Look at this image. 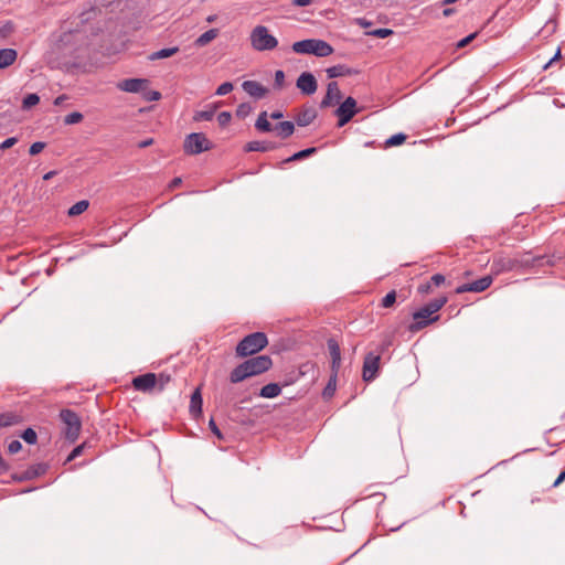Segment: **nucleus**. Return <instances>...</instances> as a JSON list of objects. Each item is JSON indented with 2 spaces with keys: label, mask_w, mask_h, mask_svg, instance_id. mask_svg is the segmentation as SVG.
I'll return each instance as SVG.
<instances>
[{
  "label": "nucleus",
  "mask_w": 565,
  "mask_h": 565,
  "mask_svg": "<svg viewBox=\"0 0 565 565\" xmlns=\"http://www.w3.org/2000/svg\"><path fill=\"white\" fill-rule=\"evenodd\" d=\"M328 349L331 358V374L338 375L342 363L340 345L334 339H329Z\"/></svg>",
  "instance_id": "13"
},
{
  "label": "nucleus",
  "mask_w": 565,
  "mask_h": 565,
  "mask_svg": "<svg viewBox=\"0 0 565 565\" xmlns=\"http://www.w3.org/2000/svg\"><path fill=\"white\" fill-rule=\"evenodd\" d=\"M276 147H277V145L271 141L255 140V141L247 142L244 147V150L246 152H254V151L267 152V151L276 149Z\"/></svg>",
  "instance_id": "17"
},
{
  "label": "nucleus",
  "mask_w": 565,
  "mask_h": 565,
  "mask_svg": "<svg viewBox=\"0 0 565 565\" xmlns=\"http://www.w3.org/2000/svg\"><path fill=\"white\" fill-rule=\"evenodd\" d=\"M447 297L443 296L431 300L419 310L415 311L413 313V323L409 326V330L412 332L419 331L428 324L437 321L439 319L437 313L447 303Z\"/></svg>",
  "instance_id": "2"
},
{
  "label": "nucleus",
  "mask_w": 565,
  "mask_h": 565,
  "mask_svg": "<svg viewBox=\"0 0 565 565\" xmlns=\"http://www.w3.org/2000/svg\"><path fill=\"white\" fill-rule=\"evenodd\" d=\"M493 281V277L491 275L484 276L480 279H477L472 282L462 284L456 288V294H465V292H481L488 289Z\"/></svg>",
  "instance_id": "10"
},
{
  "label": "nucleus",
  "mask_w": 565,
  "mask_h": 565,
  "mask_svg": "<svg viewBox=\"0 0 565 565\" xmlns=\"http://www.w3.org/2000/svg\"><path fill=\"white\" fill-rule=\"evenodd\" d=\"M518 266V262L511 257H499L495 258L491 265V271L493 275L514 270Z\"/></svg>",
  "instance_id": "14"
},
{
  "label": "nucleus",
  "mask_w": 565,
  "mask_h": 565,
  "mask_svg": "<svg viewBox=\"0 0 565 565\" xmlns=\"http://www.w3.org/2000/svg\"><path fill=\"white\" fill-rule=\"evenodd\" d=\"M329 78H335L341 76L351 75L352 72L345 65H334L326 70Z\"/></svg>",
  "instance_id": "23"
},
{
  "label": "nucleus",
  "mask_w": 565,
  "mask_h": 565,
  "mask_svg": "<svg viewBox=\"0 0 565 565\" xmlns=\"http://www.w3.org/2000/svg\"><path fill=\"white\" fill-rule=\"evenodd\" d=\"M444 282H445V277L441 274H435L434 276H431L430 282L426 287L420 286L419 289L422 291L426 292V291H428V289L430 288L431 285H434L435 287H438Z\"/></svg>",
  "instance_id": "35"
},
{
  "label": "nucleus",
  "mask_w": 565,
  "mask_h": 565,
  "mask_svg": "<svg viewBox=\"0 0 565 565\" xmlns=\"http://www.w3.org/2000/svg\"><path fill=\"white\" fill-rule=\"evenodd\" d=\"M315 152H316V148H308V149H305V150L294 153L291 157L285 159L281 163H288V162L301 160V159L308 158L309 156H311Z\"/></svg>",
  "instance_id": "29"
},
{
  "label": "nucleus",
  "mask_w": 565,
  "mask_h": 565,
  "mask_svg": "<svg viewBox=\"0 0 565 565\" xmlns=\"http://www.w3.org/2000/svg\"><path fill=\"white\" fill-rule=\"evenodd\" d=\"M369 34L379 39H385L392 35L393 31L391 29H375L371 31Z\"/></svg>",
  "instance_id": "39"
},
{
  "label": "nucleus",
  "mask_w": 565,
  "mask_h": 565,
  "mask_svg": "<svg viewBox=\"0 0 565 565\" xmlns=\"http://www.w3.org/2000/svg\"><path fill=\"white\" fill-rule=\"evenodd\" d=\"M44 148H45V143L38 141V142H34L31 145L29 151H30V154L35 156V154L40 153Z\"/></svg>",
  "instance_id": "43"
},
{
  "label": "nucleus",
  "mask_w": 565,
  "mask_h": 565,
  "mask_svg": "<svg viewBox=\"0 0 565 565\" xmlns=\"http://www.w3.org/2000/svg\"><path fill=\"white\" fill-rule=\"evenodd\" d=\"M142 97L147 102H157L161 98V94L158 90H151L145 88L143 92H141Z\"/></svg>",
  "instance_id": "36"
},
{
  "label": "nucleus",
  "mask_w": 565,
  "mask_h": 565,
  "mask_svg": "<svg viewBox=\"0 0 565 565\" xmlns=\"http://www.w3.org/2000/svg\"><path fill=\"white\" fill-rule=\"evenodd\" d=\"M22 448V445L19 440H12L11 443H9L8 445V451L10 454H17L21 450Z\"/></svg>",
  "instance_id": "44"
},
{
  "label": "nucleus",
  "mask_w": 565,
  "mask_h": 565,
  "mask_svg": "<svg viewBox=\"0 0 565 565\" xmlns=\"http://www.w3.org/2000/svg\"><path fill=\"white\" fill-rule=\"evenodd\" d=\"M452 12H454V9H445L444 10V15L448 17V15L452 14Z\"/></svg>",
  "instance_id": "55"
},
{
  "label": "nucleus",
  "mask_w": 565,
  "mask_h": 565,
  "mask_svg": "<svg viewBox=\"0 0 565 565\" xmlns=\"http://www.w3.org/2000/svg\"><path fill=\"white\" fill-rule=\"evenodd\" d=\"M40 102V97L36 94H29L22 100V108L30 109L31 107L38 105Z\"/></svg>",
  "instance_id": "33"
},
{
  "label": "nucleus",
  "mask_w": 565,
  "mask_h": 565,
  "mask_svg": "<svg viewBox=\"0 0 565 565\" xmlns=\"http://www.w3.org/2000/svg\"><path fill=\"white\" fill-rule=\"evenodd\" d=\"M183 148L188 154H199L212 149V142L201 132L186 136Z\"/></svg>",
  "instance_id": "6"
},
{
  "label": "nucleus",
  "mask_w": 565,
  "mask_h": 565,
  "mask_svg": "<svg viewBox=\"0 0 565 565\" xmlns=\"http://www.w3.org/2000/svg\"><path fill=\"white\" fill-rule=\"evenodd\" d=\"M242 87L249 96L255 98H262L267 93V89L256 81H245Z\"/></svg>",
  "instance_id": "16"
},
{
  "label": "nucleus",
  "mask_w": 565,
  "mask_h": 565,
  "mask_svg": "<svg viewBox=\"0 0 565 565\" xmlns=\"http://www.w3.org/2000/svg\"><path fill=\"white\" fill-rule=\"evenodd\" d=\"M210 428L212 430V433L218 438V439H222L223 438V435L221 433V430L218 429V427L216 426L215 422L213 419L210 420Z\"/></svg>",
  "instance_id": "48"
},
{
  "label": "nucleus",
  "mask_w": 565,
  "mask_h": 565,
  "mask_svg": "<svg viewBox=\"0 0 565 565\" xmlns=\"http://www.w3.org/2000/svg\"><path fill=\"white\" fill-rule=\"evenodd\" d=\"M22 438L24 439L25 443L32 445V444L36 443L38 436H36V433L32 428H28L23 431Z\"/></svg>",
  "instance_id": "38"
},
{
  "label": "nucleus",
  "mask_w": 565,
  "mask_h": 565,
  "mask_svg": "<svg viewBox=\"0 0 565 565\" xmlns=\"http://www.w3.org/2000/svg\"><path fill=\"white\" fill-rule=\"evenodd\" d=\"M356 113V100L353 97L345 98V100L335 110L338 127L347 125Z\"/></svg>",
  "instance_id": "8"
},
{
  "label": "nucleus",
  "mask_w": 565,
  "mask_h": 565,
  "mask_svg": "<svg viewBox=\"0 0 565 565\" xmlns=\"http://www.w3.org/2000/svg\"><path fill=\"white\" fill-rule=\"evenodd\" d=\"M181 182H182L181 178H174L170 183V188L174 189V188L179 186L181 184Z\"/></svg>",
  "instance_id": "53"
},
{
  "label": "nucleus",
  "mask_w": 565,
  "mask_h": 565,
  "mask_svg": "<svg viewBox=\"0 0 565 565\" xmlns=\"http://www.w3.org/2000/svg\"><path fill=\"white\" fill-rule=\"evenodd\" d=\"M280 393H281V388L278 384L269 383L262 387V390L259 392V396H262L264 398H274V397H277L278 395H280Z\"/></svg>",
  "instance_id": "21"
},
{
  "label": "nucleus",
  "mask_w": 565,
  "mask_h": 565,
  "mask_svg": "<svg viewBox=\"0 0 565 565\" xmlns=\"http://www.w3.org/2000/svg\"><path fill=\"white\" fill-rule=\"evenodd\" d=\"M233 90V84L225 82L221 84L216 89V95L224 96Z\"/></svg>",
  "instance_id": "40"
},
{
  "label": "nucleus",
  "mask_w": 565,
  "mask_h": 565,
  "mask_svg": "<svg viewBox=\"0 0 565 565\" xmlns=\"http://www.w3.org/2000/svg\"><path fill=\"white\" fill-rule=\"evenodd\" d=\"M249 39L253 49L259 52L275 50L278 45V40L264 25L255 26Z\"/></svg>",
  "instance_id": "5"
},
{
  "label": "nucleus",
  "mask_w": 565,
  "mask_h": 565,
  "mask_svg": "<svg viewBox=\"0 0 565 565\" xmlns=\"http://www.w3.org/2000/svg\"><path fill=\"white\" fill-rule=\"evenodd\" d=\"M380 353L370 352L365 355L362 371V376L364 381L370 382L376 377L380 369Z\"/></svg>",
  "instance_id": "9"
},
{
  "label": "nucleus",
  "mask_w": 565,
  "mask_h": 565,
  "mask_svg": "<svg viewBox=\"0 0 565 565\" xmlns=\"http://www.w3.org/2000/svg\"><path fill=\"white\" fill-rule=\"evenodd\" d=\"M17 143V139L14 137H11V138H8L6 139L1 145H0V149H8V148H11L12 146H14Z\"/></svg>",
  "instance_id": "49"
},
{
  "label": "nucleus",
  "mask_w": 565,
  "mask_h": 565,
  "mask_svg": "<svg viewBox=\"0 0 565 565\" xmlns=\"http://www.w3.org/2000/svg\"><path fill=\"white\" fill-rule=\"evenodd\" d=\"M178 51H179V47H177V46L162 49V50H159V51L152 53L150 58L151 60L167 58V57L174 55Z\"/></svg>",
  "instance_id": "28"
},
{
  "label": "nucleus",
  "mask_w": 565,
  "mask_h": 565,
  "mask_svg": "<svg viewBox=\"0 0 565 565\" xmlns=\"http://www.w3.org/2000/svg\"><path fill=\"white\" fill-rule=\"evenodd\" d=\"M202 395L201 388L198 387L191 395L190 413L193 417H199L202 414Z\"/></svg>",
  "instance_id": "18"
},
{
  "label": "nucleus",
  "mask_w": 565,
  "mask_h": 565,
  "mask_svg": "<svg viewBox=\"0 0 565 565\" xmlns=\"http://www.w3.org/2000/svg\"><path fill=\"white\" fill-rule=\"evenodd\" d=\"M83 448H84V445H79L77 447H75L72 452L70 454V456L67 457V461H72L74 460L76 457H78L82 451H83Z\"/></svg>",
  "instance_id": "46"
},
{
  "label": "nucleus",
  "mask_w": 565,
  "mask_h": 565,
  "mask_svg": "<svg viewBox=\"0 0 565 565\" xmlns=\"http://www.w3.org/2000/svg\"><path fill=\"white\" fill-rule=\"evenodd\" d=\"M231 119H232V116L228 111H222L217 116V121H218L220 126H223V127L228 125Z\"/></svg>",
  "instance_id": "42"
},
{
  "label": "nucleus",
  "mask_w": 565,
  "mask_h": 565,
  "mask_svg": "<svg viewBox=\"0 0 565 565\" xmlns=\"http://www.w3.org/2000/svg\"><path fill=\"white\" fill-rule=\"evenodd\" d=\"M292 51L297 54H311L317 57H327L333 53V47L320 39H307L292 44Z\"/></svg>",
  "instance_id": "3"
},
{
  "label": "nucleus",
  "mask_w": 565,
  "mask_h": 565,
  "mask_svg": "<svg viewBox=\"0 0 565 565\" xmlns=\"http://www.w3.org/2000/svg\"><path fill=\"white\" fill-rule=\"evenodd\" d=\"M405 140H406V136H405L404 134H396V135H393L392 137H390V138L385 141V147H386V148H390V147L399 146V145H402Z\"/></svg>",
  "instance_id": "34"
},
{
  "label": "nucleus",
  "mask_w": 565,
  "mask_h": 565,
  "mask_svg": "<svg viewBox=\"0 0 565 565\" xmlns=\"http://www.w3.org/2000/svg\"><path fill=\"white\" fill-rule=\"evenodd\" d=\"M156 390L161 392L167 386V384L171 381V376L167 373L156 374Z\"/></svg>",
  "instance_id": "32"
},
{
  "label": "nucleus",
  "mask_w": 565,
  "mask_h": 565,
  "mask_svg": "<svg viewBox=\"0 0 565 565\" xmlns=\"http://www.w3.org/2000/svg\"><path fill=\"white\" fill-rule=\"evenodd\" d=\"M284 82H285V73L280 70L276 71V73H275L276 85L280 87V86H282Z\"/></svg>",
  "instance_id": "47"
},
{
  "label": "nucleus",
  "mask_w": 565,
  "mask_h": 565,
  "mask_svg": "<svg viewBox=\"0 0 565 565\" xmlns=\"http://www.w3.org/2000/svg\"><path fill=\"white\" fill-rule=\"evenodd\" d=\"M282 117V114L280 111L271 113L270 118L271 119H279Z\"/></svg>",
  "instance_id": "54"
},
{
  "label": "nucleus",
  "mask_w": 565,
  "mask_h": 565,
  "mask_svg": "<svg viewBox=\"0 0 565 565\" xmlns=\"http://www.w3.org/2000/svg\"><path fill=\"white\" fill-rule=\"evenodd\" d=\"M312 0H294V6L296 7H307L311 4Z\"/></svg>",
  "instance_id": "51"
},
{
  "label": "nucleus",
  "mask_w": 565,
  "mask_h": 565,
  "mask_svg": "<svg viewBox=\"0 0 565 565\" xmlns=\"http://www.w3.org/2000/svg\"><path fill=\"white\" fill-rule=\"evenodd\" d=\"M217 35H218V30L217 29H210L206 32H204L203 34H201L195 40V45L204 46V45L209 44L210 42H212L214 39H216Z\"/></svg>",
  "instance_id": "24"
},
{
  "label": "nucleus",
  "mask_w": 565,
  "mask_h": 565,
  "mask_svg": "<svg viewBox=\"0 0 565 565\" xmlns=\"http://www.w3.org/2000/svg\"><path fill=\"white\" fill-rule=\"evenodd\" d=\"M338 375L331 374L330 379L322 392V396L327 399L331 398L337 391Z\"/></svg>",
  "instance_id": "26"
},
{
  "label": "nucleus",
  "mask_w": 565,
  "mask_h": 565,
  "mask_svg": "<svg viewBox=\"0 0 565 565\" xmlns=\"http://www.w3.org/2000/svg\"><path fill=\"white\" fill-rule=\"evenodd\" d=\"M89 206V202L87 200H81L78 202H76L75 204H73L70 209H68V216H77V215H81L82 213H84Z\"/></svg>",
  "instance_id": "27"
},
{
  "label": "nucleus",
  "mask_w": 565,
  "mask_h": 565,
  "mask_svg": "<svg viewBox=\"0 0 565 565\" xmlns=\"http://www.w3.org/2000/svg\"><path fill=\"white\" fill-rule=\"evenodd\" d=\"M341 97V92L337 82L328 84L327 95L322 102L323 105H331L333 102H338Z\"/></svg>",
  "instance_id": "20"
},
{
  "label": "nucleus",
  "mask_w": 565,
  "mask_h": 565,
  "mask_svg": "<svg viewBox=\"0 0 565 565\" xmlns=\"http://www.w3.org/2000/svg\"><path fill=\"white\" fill-rule=\"evenodd\" d=\"M19 423V416L13 413L0 414V427H8Z\"/></svg>",
  "instance_id": "30"
},
{
  "label": "nucleus",
  "mask_w": 565,
  "mask_h": 565,
  "mask_svg": "<svg viewBox=\"0 0 565 565\" xmlns=\"http://www.w3.org/2000/svg\"><path fill=\"white\" fill-rule=\"evenodd\" d=\"M255 127L257 130H259L262 132H268V131L274 130L271 124L268 120V116H267L266 111H263L259 114V116L256 120Z\"/></svg>",
  "instance_id": "25"
},
{
  "label": "nucleus",
  "mask_w": 565,
  "mask_h": 565,
  "mask_svg": "<svg viewBox=\"0 0 565 565\" xmlns=\"http://www.w3.org/2000/svg\"><path fill=\"white\" fill-rule=\"evenodd\" d=\"M396 301V292L395 290L390 291L385 295V297L381 301V306L383 308H391Z\"/></svg>",
  "instance_id": "37"
},
{
  "label": "nucleus",
  "mask_w": 565,
  "mask_h": 565,
  "mask_svg": "<svg viewBox=\"0 0 565 565\" xmlns=\"http://www.w3.org/2000/svg\"><path fill=\"white\" fill-rule=\"evenodd\" d=\"M297 87L306 95H312L317 90V81L309 72H303L297 79Z\"/></svg>",
  "instance_id": "15"
},
{
  "label": "nucleus",
  "mask_w": 565,
  "mask_h": 565,
  "mask_svg": "<svg viewBox=\"0 0 565 565\" xmlns=\"http://www.w3.org/2000/svg\"><path fill=\"white\" fill-rule=\"evenodd\" d=\"M477 36V33H471L468 36L463 38L457 43L458 49H462L466 45H468Z\"/></svg>",
  "instance_id": "45"
},
{
  "label": "nucleus",
  "mask_w": 565,
  "mask_h": 565,
  "mask_svg": "<svg viewBox=\"0 0 565 565\" xmlns=\"http://www.w3.org/2000/svg\"><path fill=\"white\" fill-rule=\"evenodd\" d=\"M54 172H47L45 175H44V179L45 180H49L52 175H53Z\"/></svg>",
  "instance_id": "56"
},
{
  "label": "nucleus",
  "mask_w": 565,
  "mask_h": 565,
  "mask_svg": "<svg viewBox=\"0 0 565 565\" xmlns=\"http://www.w3.org/2000/svg\"><path fill=\"white\" fill-rule=\"evenodd\" d=\"M156 380L154 373H146L134 377L132 386L136 391L150 393L156 390Z\"/></svg>",
  "instance_id": "11"
},
{
  "label": "nucleus",
  "mask_w": 565,
  "mask_h": 565,
  "mask_svg": "<svg viewBox=\"0 0 565 565\" xmlns=\"http://www.w3.org/2000/svg\"><path fill=\"white\" fill-rule=\"evenodd\" d=\"M83 119L81 113H71L65 117V122L68 125L77 124Z\"/></svg>",
  "instance_id": "41"
},
{
  "label": "nucleus",
  "mask_w": 565,
  "mask_h": 565,
  "mask_svg": "<svg viewBox=\"0 0 565 565\" xmlns=\"http://www.w3.org/2000/svg\"><path fill=\"white\" fill-rule=\"evenodd\" d=\"M151 142H152V140L145 141V142L142 143V147L149 146Z\"/></svg>",
  "instance_id": "59"
},
{
  "label": "nucleus",
  "mask_w": 565,
  "mask_h": 565,
  "mask_svg": "<svg viewBox=\"0 0 565 565\" xmlns=\"http://www.w3.org/2000/svg\"><path fill=\"white\" fill-rule=\"evenodd\" d=\"M457 0H444V4H450L456 2Z\"/></svg>",
  "instance_id": "57"
},
{
  "label": "nucleus",
  "mask_w": 565,
  "mask_h": 565,
  "mask_svg": "<svg viewBox=\"0 0 565 565\" xmlns=\"http://www.w3.org/2000/svg\"><path fill=\"white\" fill-rule=\"evenodd\" d=\"M60 416L66 426L65 437L71 441H75L81 431V420L78 416L70 409L62 411Z\"/></svg>",
  "instance_id": "7"
},
{
  "label": "nucleus",
  "mask_w": 565,
  "mask_h": 565,
  "mask_svg": "<svg viewBox=\"0 0 565 565\" xmlns=\"http://www.w3.org/2000/svg\"><path fill=\"white\" fill-rule=\"evenodd\" d=\"M244 107H245L244 105L239 106L238 109H237V113L238 114L243 113L244 111Z\"/></svg>",
  "instance_id": "58"
},
{
  "label": "nucleus",
  "mask_w": 565,
  "mask_h": 565,
  "mask_svg": "<svg viewBox=\"0 0 565 565\" xmlns=\"http://www.w3.org/2000/svg\"><path fill=\"white\" fill-rule=\"evenodd\" d=\"M316 117V113L312 109L305 110L301 115L297 118V124L299 126H307L309 125L313 118Z\"/></svg>",
  "instance_id": "31"
},
{
  "label": "nucleus",
  "mask_w": 565,
  "mask_h": 565,
  "mask_svg": "<svg viewBox=\"0 0 565 565\" xmlns=\"http://www.w3.org/2000/svg\"><path fill=\"white\" fill-rule=\"evenodd\" d=\"M67 99L66 95H60L54 99V105L60 106Z\"/></svg>",
  "instance_id": "52"
},
{
  "label": "nucleus",
  "mask_w": 565,
  "mask_h": 565,
  "mask_svg": "<svg viewBox=\"0 0 565 565\" xmlns=\"http://www.w3.org/2000/svg\"><path fill=\"white\" fill-rule=\"evenodd\" d=\"M268 344L267 335L264 332H255L246 335L236 347V354L241 358L256 354Z\"/></svg>",
  "instance_id": "4"
},
{
  "label": "nucleus",
  "mask_w": 565,
  "mask_h": 565,
  "mask_svg": "<svg viewBox=\"0 0 565 565\" xmlns=\"http://www.w3.org/2000/svg\"><path fill=\"white\" fill-rule=\"evenodd\" d=\"M274 130L281 138H288L294 134L295 126L291 121H281L275 126Z\"/></svg>",
  "instance_id": "22"
},
{
  "label": "nucleus",
  "mask_w": 565,
  "mask_h": 565,
  "mask_svg": "<svg viewBox=\"0 0 565 565\" xmlns=\"http://www.w3.org/2000/svg\"><path fill=\"white\" fill-rule=\"evenodd\" d=\"M149 81L146 78H128L122 79L117 84V87L127 93H141L148 88Z\"/></svg>",
  "instance_id": "12"
},
{
  "label": "nucleus",
  "mask_w": 565,
  "mask_h": 565,
  "mask_svg": "<svg viewBox=\"0 0 565 565\" xmlns=\"http://www.w3.org/2000/svg\"><path fill=\"white\" fill-rule=\"evenodd\" d=\"M18 57V53L13 49L0 50V70L12 65Z\"/></svg>",
  "instance_id": "19"
},
{
  "label": "nucleus",
  "mask_w": 565,
  "mask_h": 565,
  "mask_svg": "<svg viewBox=\"0 0 565 565\" xmlns=\"http://www.w3.org/2000/svg\"><path fill=\"white\" fill-rule=\"evenodd\" d=\"M273 365V361L268 355H258L246 360L237 365L230 374L232 383H239L244 380L256 376L268 371Z\"/></svg>",
  "instance_id": "1"
},
{
  "label": "nucleus",
  "mask_w": 565,
  "mask_h": 565,
  "mask_svg": "<svg viewBox=\"0 0 565 565\" xmlns=\"http://www.w3.org/2000/svg\"><path fill=\"white\" fill-rule=\"evenodd\" d=\"M561 57V50L558 49L555 55L544 65V68L551 67Z\"/></svg>",
  "instance_id": "50"
}]
</instances>
